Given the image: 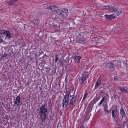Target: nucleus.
Segmentation results:
<instances>
[{
  "instance_id": "1",
  "label": "nucleus",
  "mask_w": 128,
  "mask_h": 128,
  "mask_svg": "<svg viewBox=\"0 0 128 128\" xmlns=\"http://www.w3.org/2000/svg\"><path fill=\"white\" fill-rule=\"evenodd\" d=\"M102 9L106 13L114 12L113 14L110 15L105 14L104 15L105 18L108 20L114 19L116 18V15L118 16L122 13V12L120 9L116 10L114 8L111 6H105L103 7Z\"/></svg>"
},
{
  "instance_id": "2",
  "label": "nucleus",
  "mask_w": 128,
  "mask_h": 128,
  "mask_svg": "<svg viewBox=\"0 0 128 128\" xmlns=\"http://www.w3.org/2000/svg\"><path fill=\"white\" fill-rule=\"evenodd\" d=\"M45 105L44 104L41 106L40 108V118L42 122L45 120L46 118V112L48 110L46 108H45Z\"/></svg>"
},
{
  "instance_id": "3",
  "label": "nucleus",
  "mask_w": 128,
  "mask_h": 128,
  "mask_svg": "<svg viewBox=\"0 0 128 128\" xmlns=\"http://www.w3.org/2000/svg\"><path fill=\"white\" fill-rule=\"evenodd\" d=\"M70 93H67L64 97V98L62 102V107L65 108L68 104L70 100L69 96Z\"/></svg>"
},
{
  "instance_id": "4",
  "label": "nucleus",
  "mask_w": 128,
  "mask_h": 128,
  "mask_svg": "<svg viewBox=\"0 0 128 128\" xmlns=\"http://www.w3.org/2000/svg\"><path fill=\"white\" fill-rule=\"evenodd\" d=\"M88 72H85L84 73L81 77L80 78L79 80V83L81 85L84 84V83L86 80V78H88Z\"/></svg>"
},
{
  "instance_id": "5",
  "label": "nucleus",
  "mask_w": 128,
  "mask_h": 128,
  "mask_svg": "<svg viewBox=\"0 0 128 128\" xmlns=\"http://www.w3.org/2000/svg\"><path fill=\"white\" fill-rule=\"evenodd\" d=\"M68 10L66 9L62 10L59 14V16L62 18L66 17L68 14Z\"/></svg>"
},
{
  "instance_id": "6",
  "label": "nucleus",
  "mask_w": 128,
  "mask_h": 128,
  "mask_svg": "<svg viewBox=\"0 0 128 128\" xmlns=\"http://www.w3.org/2000/svg\"><path fill=\"white\" fill-rule=\"evenodd\" d=\"M0 34H5L6 37L9 39H10V38L12 37V34L10 33L9 31L7 30H0Z\"/></svg>"
},
{
  "instance_id": "7",
  "label": "nucleus",
  "mask_w": 128,
  "mask_h": 128,
  "mask_svg": "<svg viewBox=\"0 0 128 128\" xmlns=\"http://www.w3.org/2000/svg\"><path fill=\"white\" fill-rule=\"evenodd\" d=\"M77 98V96L76 95H74L69 102L68 105L70 107H72L73 106Z\"/></svg>"
},
{
  "instance_id": "8",
  "label": "nucleus",
  "mask_w": 128,
  "mask_h": 128,
  "mask_svg": "<svg viewBox=\"0 0 128 128\" xmlns=\"http://www.w3.org/2000/svg\"><path fill=\"white\" fill-rule=\"evenodd\" d=\"M103 66L106 68H114V65L112 63H105L103 64Z\"/></svg>"
},
{
  "instance_id": "9",
  "label": "nucleus",
  "mask_w": 128,
  "mask_h": 128,
  "mask_svg": "<svg viewBox=\"0 0 128 128\" xmlns=\"http://www.w3.org/2000/svg\"><path fill=\"white\" fill-rule=\"evenodd\" d=\"M58 8V6H52L48 7L47 9H50L53 11H55L57 10Z\"/></svg>"
},
{
  "instance_id": "10",
  "label": "nucleus",
  "mask_w": 128,
  "mask_h": 128,
  "mask_svg": "<svg viewBox=\"0 0 128 128\" xmlns=\"http://www.w3.org/2000/svg\"><path fill=\"white\" fill-rule=\"evenodd\" d=\"M20 102V95L18 96L15 99L14 102V104H17L18 105Z\"/></svg>"
},
{
  "instance_id": "11",
  "label": "nucleus",
  "mask_w": 128,
  "mask_h": 128,
  "mask_svg": "<svg viewBox=\"0 0 128 128\" xmlns=\"http://www.w3.org/2000/svg\"><path fill=\"white\" fill-rule=\"evenodd\" d=\"M100 81V78H99L96 83L94 87L95 89L97 88L98 86L101 84Z\"/></svg>"
},
{
  "instance_id": "12",
  "label": "nucleus",
  "mask_w": 128,
  "mask_h": 128,
  "mask_svg": "<svg viewBox=\"0 0 128 128\" xmlns=\"http://www.w3.org/2000/svg\"><path fill=\"white\" fill-rule=\"evenodd\" d=\"M117 113V109H115L112 110V117L113 118H115V116H116V114Z\"/></svg>"
},
{
  "instance_id": "13",
  "label": "nucleus",
  "mask_w": 128,
  "mask_h": 128,
  "mask_svg": "<svg viewBox=\"0 0 128 128\" xmlns=\"http://www.w3.org/2000/svg\"><path fill=\"white\" fill-rule=\"evenodd\" d=\"M120 114L121 115L122 117H123L125 116V112L123 108H122L120 110Z\"/></svg>"
},
{
  "instance_id": "14",
  "label": "nucleus",
  "mask_w": 128,
  "mask_h": 128,
  "mask_svg": "<svg viewBox=\"0 0 128 128\" xmlns=\"http://www.w3.org/2000/svg\"><path fill=\"white\" fill-rule=\"evenodd\" d=\"M97 7V6H89L88 8H87V7H86V8L88 9V10L89 11H91L92 9L94 10V8H96Z\"/></svg>"
},
{
  "instance_id": "15",
  "label": "nucleus",
  "mask_w": 128,
  "mask_h": 128,
  "mask_svg": "<svg viewBox=\"0 0 128 128\" xmlns=\"http://www.w3.org/2000/svg\"><path fill=\"white\" fill-rule=\"evenodd\" d=\"M18 0H12L9 2V4L12 5L16 2Z\"/></svg>"
},
{
  "instance_id": "16",
  "label": "nucleus",
  "mask_w": 128,
  "mask_h": 128,
  "mask_svg": "<svg viewBox=\"0 0 128 128\" xmlns=\"http://www.w3.org/2000/svg\"><path fill=\"white\" fill-rule=\"evenodd\" d=\"M120 90L122 92H125L126 93L128 92V90L126 89H124V88H120Z\"/></svg>"
},
{
  "instance_id": "17",
  "label": "nucleus",
  "mask_w": 128,
  "mask_h": 128,
  "mask_svg": "<svg viewBox=\"0 0 128 128\" xmlns=\"http://www.w3.org/2000/svg\"><path fill=\"white\" fill-rule=\"evenodd\" d=\"M81 58L80 56H74V58L75 60H78L79 61L80 59Z\"/></svg>"
},
{
  "instance_id": "18",
  "label": "nucleus",
  "mask_w": 128,
  "mask_h": 128,
  "mask_svg": "<svg viewBox=\"0 0 128 128\" xmlns=\"http://www.w3.org/2000/svg\"><path fill=\"white\" fill-rule=\"evenodd\" d=\"M108 106L107 105V104H104V110L106 112H108L107 111V108H108Z\"/></svg>"
},
{
  "instance_id": "19",
  "label": "nucleus",
  "mask_w": 128,
  "mask_h": 128,
  "mask_svg": "<svg viewBox=\"0 0 128 128\" xmlns=\"http://www.w3.org/2000/svg\"><path fill=\"white\" fill-rule=\"evenodd\" d=\"M8 54H6V53H4V54L2 55V56L1 57V59H2L4 57H5L7 55H8Z\"/></svg>"
},
{
  "instance_id": "20",
  "label": "nucleus",
  "mask_w": 128,
  "mask_h": 128,
  "mask_svg": "<svg viewBox=\"0 0 128 128\" xmlns=\"http://www.w3.org/2000/svg\"><path fill=\"white\" fill-rule=\"evenodd\" d=\"M88 95V94L86 93L84 94V96L83 98L82 101H83L86 98V97Z\"/></svg>"
},
{
  "instance_id": "21",
  "label": "nucleus",
  "mask_w": 128,
  "mask_h": 128,
  "mask_svg": "<svg viewBox=\"0 0 128 128\" xmlns=\"http://www.w3.org/2000/svg\"><path fill=\"white\" fill-rule=\"evenodd\" d=\"M105 100V97H104L102 99V100H101V101L102 102L104 101V100Z\"/></svg>"
},
{
  "instance_id": "22",
  "label": "nucleus",
  "mask_w": 128,
  "mask_h": 128,
  "mask_svg": "<svg viewBox=\"0 0 128 128\" xmlns=\"http://www.w3.org/2000/svg\"><path fill=\"white\" fill-rule=\"evenodd\" d=\"M58 57H57V56H56V58H55V62H56L58 60Z\"/></svg>"
},
{
  "instance_id": "23",
  "label": "nucleus",
  "mask_w": 128,
  "mask_h": 128,
  "mask_svg": "<svg viewBox=\"0 0 128 128\" xmlns=\"http://www.w3.org/2000/svg\"><path fill=\"white\" fill-rule=\"evenodd\" d=\"M103 102H101V101L98 104V106H100L102 104Z\"/></svg>"
},
{
  "instance_id": "24",
  "label": "nucleus",
  "mask_w": 128,
  "mask_h": 128,
  "mask_svg": "<svg viewBox=\"0 0 128 128\" xmlns=\"http://www.w3.org/2000/svg\"><path fill=\"white\" fill-rule=\"evenodd\" d=\"M114 79L116 80H118V78L116 76L114 77Z\"/></svg>"
},
{
  "instance_id": "25",
  "label": "nucleus",
  "mask_w": 128,
  "mask_h": 128,
  "mask_svg": "<svg viewBox=\"0 0 128 128\" xmlns=\"http://www.w3.org/2000/svg\"><path fill=\"white\" fill-rule=\"evenodd\" d=\"M3 40H0V44L2 43V42Z\"/></svg>"
},
{
  "instance_id": "26",
  "label": "nucleus",
  "mask_w": 128,
  "mask_h": 128,
  "mask_svg": "<svg viewBox=\"0 0 128 128\" xmlns=\"http://www.w3.org/2000/svg\"><path fill=\"white\" fill-rule=\"evenodd\" d=\"M114 96H115V97H116V95H114Z\"/></svg>"
},
{
  "instance_id": "27",
  "label": "nucleus",
  "mask_w": 128,
  "mask_h": 128,
  "mask_svg": "<svg viewBox=\"0 0 128 128\" xmlns=\"http://www.w3.org/2000/svg\"><path fill=\"white\" fill-rule=\"evenodd\" d=\"M66 78H65V80H66Z\"/></svg>"
},
{
  "instance_id": "28",
  "label": "nucleus",
  "mask_w": 128,
  "mask_h": 128,
  "mask_svg": "<svg viewBox=\"0 0 128 128\" xmlns=\"http://www.w3.org/2000/svg\"><path fill=\"white\" fill-rule=\"evenodd\" d=\"M0 40H2L1 39L0 37Z\"/></svg>"
},
{
  "instance_id": "29",
  "label": "nucleus",
  "mask_w": 128,
  "mask_h": 128,
  "mask_svg": "<svg viewBox=\"0 0 128 128\" xmlns=\"http://www.w3.org/2000/svg\"><path fill=\"white\" fill-rule=\"evenodd\" d=\"M86 82H85V84H86Z\"/></svg>"
}]
</instances>
